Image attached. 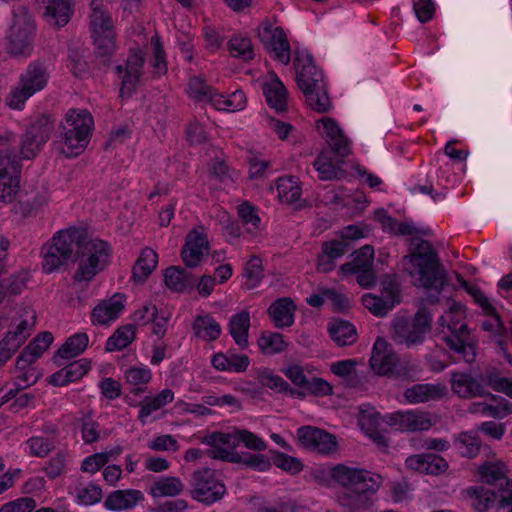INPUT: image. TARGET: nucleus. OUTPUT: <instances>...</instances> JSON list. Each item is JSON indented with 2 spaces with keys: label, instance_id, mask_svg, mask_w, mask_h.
Returning a JSON list of instances; mask_svg holds the SVG:
<instances>
[{
  "label": "nucleus",
  "instance_id": "1",
  "mask_svg": "<svg viewBox=\"0 0 512 512\" xmlns=\"http://www.w3.org/2000/svg\"><path fill=\"white\" fill-rule=\"evenodd\" d=\"M405 270L418 281L429 294L426 301L435 304L447 283V274L431 243L421 238H412L410 253L404 257Z\"/></svg>",
  "mask_w": 512,
  "mask_h": 512
},
{
  "label": "nucleus",
  "instance_id": "2",
  "mask_svg": "<svg viewBox=\"0 0 512 512\" xmlns=\"http://www.w3.org/2000/svg\"><path fill=\"white\" fill-rule=\"evenodd\" d=\"M296 81L307 104L315 111L324 113L331 107L322 70L308 53H297L294 59Z\"/></svg>",
  "mask_w": 512,
  "mask_h": 512
},
{
  "label": "nucleus",
  "instance_id": "3",
  "mask_svg": "<svg viewBox=\"0 0 512 512\" xmlns=\"http://www.w3.org/2000/svg\"><path fill=\"white\" fill-rule=\"evenodd\" d=\"M93 117L84 109H70L59 127L61 150L66 157L78 156L89 143Z\"/></svg>",
  "mask_w": 512,
  "mask_h": 512
},
{
  "label": "nucleus",
  "instance_id": "4",
  "mask_svg": "<svg viewBox=\"0 0 512 512\" xmlns=\"http://www.w3.org/2000/svg\"><path fill=\"white\" fill-rule=\"evenodd\" d=\"M439 323L444 328H447L449 335L444 336L447 346L462 356L463 360L471 363L475 359V351L473 345L470 343V335L465 322V310L463 306L454 304L450 309L445 312L440 318Z\"/></svg>",
  "mask_w": 512,
  "mask_h": 512
},
{
  "label": "nucleus",
  "instance_id": "5",
  "mask_svg": "<svg viewBox=\"0 0 512 512\" xmlns=\"http://www.w3.org/2000/svg\"><path fill=\"white\" fill-rule=\"evenodd\" d=\"M12 25L7 34L6 51L14 57H29L33 51L36 25L25 6L13 8Z\"/></svg>",
  "mask_w": 512,
  "mask_h": 512
},
{
  "label": "nucleus",
  "instance_id": "6",
  "mask_svg": "<svg viewBox=\"0 0 512 512\" xmlns=\"http://www.w3.org/2000/svg\"><path fill=\"white\" fill-rule=\"evenodd\" d=\"M432 317L427 307L421 305L413 318L397 316L391 323V338L397 344L411 348L423 343L431 329Z\"/></svg>",
  "mask_w": 512,
  "mask_h": 512
},
{
  "label": "nucleus",
  "instance_id": "7",
  "mask_svg": "<svg viewBox=\"0 0 512 512\" xmlns=\"http://www.w3.org/2000/svg\"><path fill=\"white\" fill-rule=\"evenodd\" d=\"M90 30L97 55L103 63L108 62L115 51V32L111 14L102 0L91 1Z\"/></svg>",
  "mask_w": 512,
  "mask_h": 512
},
{
  "label": "nucleus",
  "instance_id": "8",
  "mask_svg": "<svg viewBox=\"0 0 512 512\" xmlns=\"http://www.w3.org/2000/svg\"><path fill=\"white\" fill-rule=\"evenodd\" d=\"M111 248L109 244L100 239H91L82 246L78 267L73 275L76 282H90L99 272L109 264Z\"/></svg>",
  "mask_w": 512,
  "mask_h": 512
},
{
  "label": "nucleus",
  "instance_id": "9",
  "mask_svg": "<svg viewBox=\"0 0 512 512\" xmlns=\"http://www.w3.org/2000/svg\"><path fill=\"white\" fill-rule=\"evenodd\" d=\"M48 79L45 65L39 61L31 62L20 75L17 86L7 95L6 104L11 109H22L31 96L45 88Z\"/></svg>",
  "mask_w": 512,
  "mask_h": 512
},
{
  "label": "nucleus",
  "instance_id": "10",
  "mask_svg": "<svg viewBox=\"0 0 512 512\" xmlns=\"http://www.w3.org/2000/svg\"><path fill=\"white\" fill-rule=\"evenodd\" d=\"M77 230L69 228L54 234L50 242L43 246L42 269L50 274L65 265L72 257Z\"/></svg>",
  "mask_w": 512,
  "mask_h": 512
},
{
  "label": "nucleus",
  "instance_id": "11",
  "mask_svg": "<svg viewBox=\"0 0 512 512\" xmlns=\"http://www.w3.org/2000/svg\"><path fill=\"white\" fill-rule=\"evenodd\" d=\"M199 439L202 444L210 447L208 450H235L239 443H243L246 448L255 451H264L267 447L266 443L256 434L238 428L229 433H208Z\"/></svg>",
  "mask_w": 512,
  "mask_h": 512
},
{
  "label": "nucleus",
  "instance_id": "12",
  "mask_svg": "<svg viewBox=\"0 0 512 512\" xmlns=\"http://www.w3.org/2000/svg\"><path fill=\"white\" fill-rule=\"evenodd\" d=\"M53 130L54 123L47 115H42L34 121L21 138L18 155L20 161L33 159L47 142Z\"/></svg>",
  "mask_w": 512,
  "mask_h": 512
},
{
  "label": "nucleus",
  "instance_id": "13",
  "mask_svg": "<svg viewBox=\"0 0 512 512\" xmlns=\"http://www.w3.org/2000/svg\"><path fill=\"white\" fill-rule=\"evenodd\" d=\"M145 63L144 53L140 48L130 49L124 64L114 67V72L120 80L121 98H128L135 91L143 74Z\"/></svg>",
  "mask_w": 512,
  "mask_h": 512
},
{
  "label": "nucleus",
  "instance_id": "14",
  "mask_svg": "<svg viewBox=\"0 0 512 512\" xmlns=\"http://www.w3.org/2000/svg\"><path fill=\"white\" fill-rule=\"evenodd\" d=\"M384 421L401 432L426 431L435 424L430 413L419 410L389 413L385 415Z\"/></svg>",
  "mask_w": 512,
  "mask_h": 512
},
{
  "label": "nucleus",
  "instance_id": "15",
  "mask_svg": "<svg viewBox=\"0 0 512 512\" xmlns=\"http://www.w3.org/2000/svg\"><path fill=\"white\" fill-rule=\"evenodd\" d=\"M296 436L299 444L310 451L328 455L336 450V438L317 427L302 426L297 429Z\"/></svg>",
  "mask_w": 512,
  "mask_h": 512
},
{
  "label": "nucleus",
  "instance_id": "16",
  "mask_svg": "<svg viewBox=\"0 0 512 512\" xmlns=\"http://www.w3.org/2000/svg\"><path fill=\"white\" fill-rule=\"evenodd\" d=\"M206 454L211 459L222 460L230 463L242 464L244 467L264 472L272 467L271 460L263 454H239L235 450H207Z\"/></svg>",
  "mask_w": 512,
  "mask_h": 512
},
{
  "label": "nucleus",
  "instance_id": "17",
  "mask_svg": "<svg viewBox=\"0 0 512 512\" xmlns=\"http://www.w3.org/2000/svg\"><path fill=\"white\" fill-rule=\"evenodd\" d=\"M317 128L336 156L344 158L351 153L350 140L333 119L324 117L318 120Z\"/></svg>",
  "mask_w": 512,
  "mask_h": 512
},
{
  "label": "nucleus",
  "instance_id": "18",
  "mask_svg": "<svg viewBox=\"0 0 512 512\" xmlns=\"http://www.w3.org/2000/svg\"><path fill=\"white\" fill-rule=\"evenodd\" d=\"M125 308V297L116 293L109 299L100 301L90 313V321L94 326H110L122 314Z\"/></svg>",
  "mask_w": 512,
  "mask_h": 512
},
{
  "label": "nucleus",
  "instance_id": "19",
  "mask_svg": "<svg viewBox=\"0 0 512 512\" xmlns=\"http://www.w3.org/2000/svg\"><path fill=\"white\" fill-rule=\"evenodd\" d=\"M397 353L391 344L383 338H377L372 347L369 360L370 368L380 376H390L396 364Z\"/></svg>",
  "mask_w": 512,
  "mask_h": 512
},
{
  "label": "nucleus",
  "instance_id": "20",
  "mask_svg": "<svg viewBox=\"0 0 512 512\" xmlns=\"http://www.w3.org/2000/svg\"><path fill=\"white\" fill-rule=\"evenodd\" d=\"M208 251L209 244L206 234L202 229H193L186 236L181 257L187 267L193 268L199 265Z\"/></svg>",
  "mask_w": 512,
  "mask_h": 512
},
{
  "label": "nucleus",
  "instance_id": "21",
  "mask_svg": "<svg viewBox=\"0 0 512 512\" xmlns=\"http://www.w3.org/2000/svg\"><path fill=\"white\" fill-rule=\"evenodd\" d=\"M451 389L460 398L471 399L475 397H484L488 394L484 385L469 373L452 372Z\"/></svg>",
  "mask_w": 512,
  "mask_h": 512
},
{
  "label": "nucleus",
  "instance_id": "22",
  "mask_svg": "<svg viewBox=\"0 0 512 512\" xmlns=\"http://www.w3.org/2000/svg\"><path fill=\"white\" fill-rule=\"evenodd\" d=\"M407 469L431 476H439L448 469L447 461L435 454H417L405 461Z\"/></svg>",
  "mask_w": 512,
  "mask_h": 512
},
{
  "label": "nucleus",
  "instance_id": "23",
  "mask_svg": "<svg viewBox=\"0 0 512 512\" xmlns=\"http://www.w3.org/2000/svg\"><path fill=\"white\" fill-rule=\"evenodd\" d=\"M349 244L343 240H330L322 243L321 253L317 257V271L328 273L335 269L336 261L349 251Z\"/></svg>",
  "mask_w": 512,
  "mask_h": 512
},
{
  "label": "nucleus",
  "instance_id": "24",
  "mask_svg": "<svg viewBox=\"0 0 512 512\" xmlns=\"http://www.w3.org/2000/svg\"><path fill=\"white\" fill-rule=\"evenodd\" d=\"M447 389L440 383L414 384L404 391V398L410 404L425 403L441 399L446 395Z\"/></svg>",
  "mask_w": 512,
  "mask_h": 512
},
{
  "label": "nucleus",
  "instance_id": "25",
  "mask_svg": "<svg viewBox=\"0 0 512 512\" xmlns=\"http://www.w3.org/2000/svg\"><path fill=\"white\" fill-rule=\"evenodd\" d=\"M250 359L245 354L232 351L215 353L211 358V365L217 371L243 373L247 370Z\"/></svg>",
  "mask_w": 512,
  "mask_h": 512
},
{
  "label": "nucleus",
  "instance_id": "26",
  "mask_svg": "<svg viewBox=\"0 0 512 512\" xmlns=\"http://www.w3.org/2000/svg\"><path fill=\"white\" fill-rule=\"evenodd\" d=\"M491 402H475L472 403L469 411L472 413H481L495 419H503L512 413V403L507 399L488 393Z\"/></svg>",
  "mask_w": 512,
  "mask_h": 512
},
{
  "label": "nucleus",
  "instance_id": "27",
  "mask_svg": "<svg viewBox=\"0 0 512 512\" xmlns=\"http://www.w3.org/2000/svg\"><path fill=\"white\" fill-rule=\"evenodd\" d=\"M495 482H487L489 486L470 487L465 490L467 497L471 500L472 507L477 512L488 511L494 503L498 502V491L492 486Z\"/></svg>",
  "mask_w": 512,
  "mask_h": 512
},
{
  "label": "nucleus",
  "instance_id": "28",
  "mask_svg": "<svg viewBox=\"0 0 512 512\" xmlns=\"http://www.w3.org/2000/svg\"><path fill=\"white\" fill-rule=\"evenodd\" d=\"M174 400V392L171 389H163L154 396H146L139 404L138 420L142 425L148 423V418L156 411L165 407Z\"/></svg>",
  "mask_w": 512,
  "mask_h": 512
},
{
  "label": "nucleus",
  "instance_id": "29",
  "mask_svg": "<svg viewBox=\"0 0 512 512\" xmlns=\"http://www.w3.org/2000/svg\"><path fill=\"white\" fill-rule=\"evenodd\" d=\"M319 472L331 480H374V475L365 469L349 467L345 464L324 465Z\"/></svg>",
  "mask_w": 512,
  "mask_h": 512
},
{
  "label": "nucleus",
  "instance_id": "30",
  "mask_svg": "<svg viewBox=\"0 0 512 512\" xmlns=\"http://www.w3.org/2000/svg\"><path fill=\"white\" fill-rule=\"evenodd\" d=\"M45 9L44 16L47 22L62 27L69 22L71 15V0H41Z\"/></svg>",
  "mask_w": 512,
  "mask_h": 512
},
{
  "label": "nucleus",
  "instance_id": "31",
  "mask_svg": "<svg viewBox=\"0 0 512 512\" xmlns=\"http://www.w3.org/2000/svg\"><path fill=\"white\" fill-rule=\"evenodd\" d=\"M269 39L266 46L268 50L273 53L274 58L281 62L283 65H288L291 59L290 45L286 33L281 27H275L272 30H266Z\"/></svg>",
  "mask_w": 512,
  "mask_h": 512
},
{
  "label": "nucleus",
  "instance_id": "32",
  "mask_svg": "<svg viewBox=\"0 0 512 512\" xmlns=\"http://www.w3.org/2000/svg\"><path fill=\"white\" fill-rule=\"evenodd\" d=\"M263 93L266 97L268 105L275 109L276 112H283L287 108V91L275 75H271L269 81L263 85Z\"/></svg>",
  "mask_w": 512,
  "mask_h": 512
},
{
  "label": "nucleus",
  "instance_id": "33",
  "mask_svg": "<svg viewBox=\"0 0 512 512\" xmlns=\"http://www.w3.org/2000/svg\"><path fill=\"white\" fill-rule=\"evenodd\" d=\"M295 305L290 298H280L274 301L268 313L277 328L290 327L294 322Z\"/></svg>",
  "mask_w": 512,
  "mask_h": 512
},
{
  "label": "nucleus",
  "instance_id": "34",
  "mask_svg": "<svg viewBox=\"0 0 512 512\" xmlns=\"http://www.w3.org/2000/svg\"><path fill=\"white\" fill-rule=\"evenodd\" d=\"M194 335L204 341H215L221 335L220 324L210 315H197L192 323Z\"/></svg>",
  "mask_w": 512,
  "mask_h": 512
},
{
  "label": "nucleus",
  "instance_id": "35",
  "mask_svg": "<svg viewBox=\"0 0 512 512\" xmlns=\"http://www.w3.org/2000/svg\"><path fill=\"white\" fill-rule=\"evenodd\" d=\"M331 339L339 346H350L357 340L355 326L345 320H333L328 324Z\"/></svg>",
  "mask_w": 512,
  "mask_h": 512
},
{
  "label": "nucleus",
  "instance_id": "36",
  "mask_svg": "<svg viewBox=\"0 0 512 512\" xmlns=\"http://www.w3.org/2000/svg\"><path fill=\"white\" fill-rule=\"evenodd\" d=\"M250 328V314L241 311L231 316L229 320V333L235 343L241 348L248 347V332Z\"/></svg>",
  "mask_w": 512,
  "mask_h": 512
},
{
  "label": "nucleus",
  "instance_id": "37",
  "mask_svg": "<svg viewBox=\"0 0 512 512\" xmlns=\"http://www.w3.org/2000/svg\"><path fill=\"white\" fill-rule=\"evenodd\" d=\"M157 263L158 255L153 249L149 247L142 249L140 256L133 266L132 279L138 283L144 282L156 268Z\"/></svg>",
  "mask_w": 512,
  "mask_h": 512
},
{
  "label": "nucleus",
  "instance_id": "38",
  "mask_svg": "<svg viewBox=\"0 0 512 512\" xmlns=\"http://www.w3.org/2000/svg\"><path fill=\"white\" fill-rule=\"evenodd\" d=\"M22 164L8 139L0 135V174L21 175Z\"/></svg>",
  "mask_w": 512,
  "mask_h": 512
},
{
  "label": "nucleus",
  "instance_id": "39",
  "mask_svg": "<svg viewBox=\"0 0 512 512\" xmlns=\"http://www.w3.org/2000/svg\"><path fill=\"white\" fill-rule=\"evenodd\" d=\"M453 445L462 457L474 458L480 452L482 441L476 432L466 431L454 436Z\"/></svg>",
  "mask_w": 512,
  "mask_h": 512
},
{
  "label": "nucleus",
  "instance_id": "40",
  "mask_svg": "<svg viewBox=\"0 0 512 512\" xmlns=\"http://www.w3.org/2000/svg\"><path fill=\"white\" fill-rule=\"evenodd\" d=\"M141 499H143V495L139 490H117L108 495L105 506L110 510L129 509Z\"/></svg>",
  "mask_w": 512,
  "mask_h": 512
},
{
  "label": "nucleus",
  "instance_id": "41",
  "mask_svg": "<svg viewBox=\"0 0 512 512\" xmlns=\"http://www.w3.org/2000/svg\"><path fill=\"white\" fill-rule=\"evenodd\" d=\"M226 492L223 482H196L191 494L194 499L211 504L221 499Z\"/></svg>",
  "mask_w": 512,
  "mask_h": 512
},
{
  "label": "nucleus",
  "instance_id": "42",
  "mask_svg": "<svg viewBox=\"0 0 512 512\" xmlns=\"http://www.w3.org/2000/svg\"><path fill=\"white\" fill-rule=\"evenodd\" d=\"M30 319L32 320L31 322L27 319L22 320L17 324L14 330H9L4 339L1 341L2 345H5L10 348V350L16 352L29 337L33 329V325L36 319L35 315L32 314Z\"/></svg>",
  "mask_w": 512,
  "mask_h": 512
},
{
  "label": "nucleus",
  "instance_id": "43",
  "mask_svg": "<svg viewBox=\"0 0 512 512\" xmlns=\"http://www.w3.org/2000/svg\"><path fill=\"white\" fill-rule=\"evenodd\" d=\"M136 330L134 324H126L118 327L107 339L105 350L107 352L121 351L128 347L136 337Z\"/></svg>",
  "mask_w": 512,
  "mask_h": 512
},
{
  "label": "nucleus",
  "instance_id": "44",
  "mask_svg": "<svg viewBox=\"0 0 512 512\" xmlns=\"http://www.w3.org/2000/svg\"><path fill=\"white\" fill-rule=\"evenodd\" d=\"M246 96L243 91L236 90L228 95L216 93L212 98V106L219 111L236 112L245 108Z\"/></svg>",
  "mask_w": 512,
  "mask_h": 512
},
{
  "label": "nucleus",
  "instance_id": "45",
  "mask_svg": "<svg viewBox=\"0 0 512 512\" xmlns=\"http://www.w3.org/2000/svg\"><path fill=\"white\" fill-rule=\"evenodd\" d=\"M228 51L234 58L248 62L255 57L254 47L249 37L241 34L233 35L228 41Z\"/></svg>",
  "mask_w": 512,
  "mask_h": 512
},
{
  "label": "nucleus",
  "instance_id": "46",
  "mask_svg": "<svg viewBox=\"0 0 512 512\" xmlns=\"http://www.w3.org/2000/svg\"><path fill=\"white\" fill-rule=\"evenodd\" d=\"M166 286L175 292H184L193 286V278L190 273L178 267H169L164 274Z\"/></svg>",
  "mask_w": 512,
  "mask_h": 512
},
{
  "label": "nucleus",
  "instance_id": "47",
  "mask_svg": "<svg viewBox=\"0 0 512 512\" xmlns=\"http://www.w3.org/2000/svg\"><path fill=\"white\" fill-rule=\"evenodd\" d=\"M149 52L151 54L150 64L152 66V73L156 77L164 75L168 70L166 53L160 37L157 34L150 38Z\"/></svg>",
  "mask_w": 512,
  "mask_h": 512
},
{
  "label": "nucleus",
  "instance_id": "48",
  "mask_svg": "<svg viewBox=\"0 0 512 512\" xmlns=\"http://www.w3.org/2000/svg\"><path fill=\"white\" fill-rule=\"evenodd\" d=\"M257 345L263 355L272 356L283 352L287 343L282 334L277 332L265 331L257 340Z\"/></svg>",
  "mask_w": 512,
  "mask_h": 512
},
{
  "label": "nucleus",
  "instance_id": "49",
  "mask_svg": "<svg viewBox=\"0 0 512 512\" xmlns=\"http://www.w3.org/2000/svg\"><path fill=\"white\" fill-rule=\"evenodd\" d=\"M89 343V337L86 333H76L70 336L66 342L58 349L57 357L61 359H71L77 357L85 351Z\"/></svg>",
  "mask_w": 512,
  "mask_h": 512
},
{
  "label": "nucleus",
  "instance_id": "50",
  "mask_svg": "<svg viewBox=\"0 0 512 512\" xmlns=\"http://www.w3.org/2000/svg\"><path fill=\"white\" fill-rule=\"evenodd\" d=\"M279 200L282 203L291 204L297 201L301 195V188L297 178L293 176L280 177L276 181Z\"/></svg>",
  "mask_w": 512,
  "mask_h": 512
},
{
  "label": "nucleus",
  "instance_id": "51",
  "mask_svg": "<svg viewBox=\"0 0 512 512\" xmlns=\"http://www.w3.org/2000/svg\"><path fill=\"white\" fill-rule=\"evenodd\" d=\"M478 473L484 480H510L507 465L498 458L485 461L478 467Z\"/></svg>",
  "mask_w": 512,
  "mask_h": 512
},
{
  "label": "nucleus",
  "instance_id": "52",
  "mask_svg": "<svg viewBox=\"0 0 512 512\" xmlns=\"http://www.w3.org/2000/svg\"><path fill=\"white\" fill-rule=\"evenodd\" d=\"M187 92L190 98L198 102H206L212 105V98L217 91L208 85L200 76H193L188 82Z\"/></svg>",
  "mask_w": 512,
  "mask_h": 512
},
{
  "label": "nucleus",
  "instance_id": "53",
  "mask_svg": "<svg viewBox=\"0 0 512 512\" xmlns=\"http://www.w3.org/2000/svg\"><path fill=\"white\" fill-rule=\"evenodd\" d=\"M373 261L374 249L370 245H365L354 253V257L351 262L341 265L340 271L343 274H346L350 271L372 268Z\"/></svg>",
  "mask_w": 512,
  "mask_h": 512
},
{
  "label": "nucleus",
  "instance_id": "54",
  "mask_svg": "<svg viewBox=\"0 0 512 512\" xmlns=\"http://www.w3.org/2000/svg\"><path fill=\"white\" fill-rule=\"evenodd\" d=\"M480 381L485 386L491 387L496 392L507 396L512 395V379L503 377L497 369H488L481 374Z\"/></svg>",
  "mask_w": 512,
  "mask_h": 512
},
{
  "label": "nucleus",
  "instance_id": "55",
  "mask_svg": "<svg viewBox=\"0 0 512 512\" xmlns=\"http://www.w3.org/2000/svg\"><path fill=\"white\" fill-rule=\"evenodd\" d=\"M126 383L134 386L131 391L134 395H139L144 389L141 386L147 385L152 379L151 370L145 366H133L125 371Z\"/></svg>",
  "mask_w": 512,
  "mask_h": 512
},
{
  "label": "nucleus",
  "instance_id": "56",
  "mask_svg": "<svg viewBox=\"0 0 512 512\" xmlns=\"http://www.w3.org/2000/svg\"><path fill=\"white\" fill-rule=\"evenodd\" d=\"M364 306L375 316L383 317L394 307V299L391 295L384 297L365 294L362 298Z\"/></svg>",
  "mask_w": 512,
  "mask_h": 512
},
{
  "label": "nucleus",
  "instance_id": "57",
  "mask_svg": "<svg viewBox=\"0 0 512 512\" xmlns=\"http://www.w3.org/2000/svg\"><path fill=\"white\" fill-rule=\"evenodd\" d=\"M258 380L263 386L278 393H289L290 395L296 393V390L291 388L281 376L275 374L270 369L265 368L261 370L258 374Z\"/></svg>",
  "mask_w": 512,
  "mask_h": 512
},
{
  "label": "nucleus",
  "instance_id": "58",
  "mask_svg": "<svg viewBox=\"0 0 512 512\" xmlns=\"http://www.w3.org/2000/svg\"><path fill=\"white\" fill-rule=\"evenodd\" d=\"M270 453L271 463L291 476H294L303 470L304 465L299 458L279 451L271 450Z\"/></svg>",
  "mask_w": 512,
  "mask_h": 512
},
{
  "label": "nucleus",
  "instance_id": "59",
  "mask_svg": "<svg viewBox=\"0 0 512 512\" xmlns=\"http://www.w3.org/2000/svg\"><path fill=\"white\" fill-rule=\"evenodd\" d=\"M243 277L245 278V281L243 282V287L245 289L251 290L258 286L263 277L262 261L259 257L253 256L246 263Z\"/></svg>",
  "mask_w": 512,
  "mask_h": 512
},
{
  "label": "nucleus",
  "instance_id": "60",
  "mask_svg": "<svg viewBox=\"0 0 512 512\" xmlns=\"http://www.w3.org/2000/svg\"><path fill=\"white\" fill-rule=\"evenodd\" d=\"M28 453L31 456L44 458L55 448L54 439L43 436L30 437L25 442Z\"/></svg>",
  "mask_w": 512,
  "mask_h": 512
},
{
  "label": "nucleus",
  "instance_id": "61",
  "mask_svg": "<svg viewBox=\"0 0 512 512\" xmlns=\"http://www.w3.org/2000/svg\"><path fill=\"white\" fill-rule=\"evenodd\" d=\"M313 166L318 172V177L321 180H332L337 177V164L328 156L327 152H321L314 160Z\"/></svg>",
  "mask_w": 512,
  "mask_h": 512
},
{
  "label": "nucleus",
  "instance_id": "62",
  "mask_svg": "<svg viewBox=\"0 0 512 512\" xmlns=\"http://www.w3.org/2000/svg\"><path fill=\"white\" fill-rule=\"evenodd\" d=\"M21 175L0 174V201L3 203L12 202L20 188Z\"/></svg>",
  "mask_w": 512,
  "mask_h": 512
},
{
  "label": "nucleus",
  "instance_id": "63",
  "mask_svg": "<svg viewBox=\"0 0 512 512\" xmlns=\"http://www.w3.org/2000/svg\"><path fill=\"white\" fill-rule=\"evenodd\" d=\"M28 274L24 271L0 281V287L6 292V297L18 295L26 287Z\"/></svg>",
  "mask_w": 512,
  "mask_h": 512
},
{
  "label": "nucleus",
  "instance_id": "64",
  "mask_svg": "<svg viewBox=\"0 0 512 512\" xmlns=\"http://www.w3.org/2000/svg\"><path fill=\"white\" fill-rule=\"evenodd\" d=\"M343 494L351 501H360L367 493L376 491L373 487H368L367 482H342Z\"/></svg>",
  "mask_w": 512,
  "mask_h": 512
}]
</instances>
